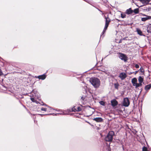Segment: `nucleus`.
<instances>
[{
    "label": "nucleus",
    "mask_w": 151,
    "mask_h": 151,
    "mask_svg": "<svg viewBox=\"0 0 151 151\" xmlns=\"http://www.w3.org/2000/svg\"><path fill=\"white\" fill-rule=\"evenodd\" d=\"M89 81L95 88H99L100 85L99 79L96 77H92L90 78Z\"/></svg>",
    "instance_id": "obj_1"
},
{
    "label": "nucleus",
    "mask_w": 151,
    "mask_h": 151,
    "mask_svg": "<svg viewBox=\"0 0 151 151\" xmlns=\"http://www.w3.org/2000/svg\"><path fill=\"white\" fill-rule=\"evenodd\" d=\"M114 135V133L113 131H111L109 132L105 137V141L107 142H111L113 140V136Z\"/></svg>",
    "instance_id": "obj_2"
},
{
    "label": "nucleus",
    "mask_w": 151,
    "mask_h": 151,
    "mask_svg": "<svg viewBox=\"0 0 151 151\" xmlns=\"http://www.w3.org/2000/svg\"><path fill=\"white\" fill-rule=\"evenodd\" d=\"M119 58L121 60H123L124 62H126L127 60V57L124 54L121 53H119Z\"/></svg>",
    "instance_id": "obj_3"
},
{
    "label": "nucleus",
    "mask_w": 151,
    "mask_h": 151,
    "mask_svg": "<svg viewBox=\"0 0 151 151\" xmlns=\"http://www.w3.org/2000/svg\"><path fill=\"white\" fill-rule=\"evenodd\" d=\"M130 104V102L129 99L127 97L124 99L123 102V105L125 107H128Z\"/></svg>",
    "instance_id": "obj_4"
},
{
    "label": "nucleus",
    "mask_w": 151,
    "mask_h": 151,
    "mask_svg": "<svg viewBox=\"0 0 151 151\" xmlns=\"http://www.w3.org/2000/svg\"><path fill=\"white\" fill-rule=\"evenodd\" d=\"M141 14H142L143 16H145V17H143L141 18V20L142 21L145 22L148 20L150 19H151V16H148L146 15L145 14H144L141 13Z\"/></svg>",
    "instance_id": "obj_5"
},
{
    "label": "nucleus",
    "mask_w": 151,
    "mask_h": 151,
    "mask_svg": "<svg viewBox=\"0 0 151 151\" xmlns=\"http://www.w3.org/2000/svg\"><path fill=\"white\" fill-rule=\"evenodd\" d=\"M111 104L112 107H114L118 105V102L116 99H114L111 101Z\"/></svg>",
    "instance_id": "obj_6"
},
{
    "label": "nucleus",
    "mask_w": 151,
    "mask_h": 151,
    "mask_svg": "<svg viewBox=\"0 0 151 151\" xmlns=\"http://www.w3.org/2000/svg\"><path fill=\"white\" fill-rule=\"evenodd\" d=\"M104 17L105 19V24L109 25V23L111 21V19L109 18L108 15H107V17L104 16Z\"/></svg>",
    "instance_id": "obj_7"
},
{
    "label": "nucleus",
    "mask_w": 151,
    "mask_h": 151,
    "mask_svg": "<svg viewBox=\"0 0 151 151\" xmlns=\"http://www.w3.org/2000/svg\"><path fill=\"white\" fill-rule=\"evenodd\" d=\"M127 77V76L126 74L124 73H120L119 76V77L122 80L124 79Z\"/></svg>",
    "instance_id": "obj_8"
},
{
    "label": "nucleus",
    "mask_w": 151,
    "mask_h": 151,
    "mask_svg": "<svg viewBox=\"0 0 151 151\" xmlns=\"http://www.w3.org/2000/svg\"><path fill=\"white\" fill-rule=\"evenodd\" d=\"M46 73H44L43 74L40 75L38 76L37 78L39 79H41L42 80H44L46 78Z\"/></svg>",
    "instance_id": "obj_9"
},
{
    "label": "nucleus",
    "mask_w": 151,
    "mask_h": 151,
    "mask_svg": "<svg viewBox=\"0 0 151 151\" xmlns=\"http://www.w3.org/2000/svg\"><path fill=\"white\" fill-rule=\"evenodd\" d=\"M139 1L145 5L149 4L150 0H139Z\"/></svg>",
    "instance_id": "obj_10"
},
{
    "label": "nucleus",
    "mask_w": 151,
    "mask_h": 151,
    "mask_svg": "<svg viewBox=\"0 0 151 151\" xmlns=\"http://www.w3.org/2000/svg\"><path fill=\"white\" fill-rule=\"evenodd\" d=\"M93 120L97 122H101L103 121V119L99 117L94 118Z\"/></svg>",
    "instance_id": "obj_11"
},
{
    "label": "nucleus",
    "mask_w": 151,
    "mask_h": 151,
    "mask_svg": "<svg viewBox=\"0 0 151 151\" xmlns=\"http://www.w3.org/2000/svg\"><path fill=\"white\" fill-rule=\"evenodd\" d=\"M133 12V10L131 8H130L126 10L125 13L129 15L132 14Z\"/></svg>",
    "instance_id": "obj_12"
},
{
    "label": "nucleus",
    "mask_w": 151,
    "mask_h": 151,
    "mask_svg": "<svg viewBox=\"0 0 151 151\" xmlns=\"http://www.w3.org/2000/svg\"><path fill=\"white\" fill-rule=\"evenodd\" d=\"M137 79L135 78H133L132 80V83L133 84V85L134 86L136 85V83H137Z\"/></svg>",
    "instance_id": "obj_13"
},
{
    "label": "nucleus",
    "mask_w": 151,
    "mask_h": 151,
    "mask_svg": "<svg viewBox=\"0 0 151 151\" xmlns=\"http://www.w3.org/2000/svg\"><path fill=\"white\" fill-rule=\"evenodd\" d=\"M136 31L137 32V33L138 35L140 36H142L144 35H142V32L141 31V30L139 29V28H137L136 29Z\"/></svg>",
    "instance_id": "obj_14"
},
{
    "label": "nucleus",
    "mask_w": 151,
    "mask_h": 151,
    "mask_svg": "<svg viewBox=\"0 0 151 151\" xmlns=\"http://www.w3.org/2000/svg\"><path fill=\"white\" fill-rule=\"evenodd\" d=\"M108 26H109V25H107L105 24V27H104V30H103L102 32V33L101 34V37L102 35H103V34H104V32H105L106 30L107 29V28L108 27Z\"/></svg>",
    "instance_id": "obj_15"
},
{
    "label": "nucleus",
    "mask_w": 151,
    "mask_h": 151,
    "mask_svg": "<svg viewBox=\"0 0 151 151\" xmlns=\"http://www.w3.org/2000/svg\"><path fill=\"white\" fill-rule=\"evenodd\" d=\"M151 88V84H150L149 85L146 86L145 87V89L146 91L149 90Z\"/></svg>",
    "instance_id": "obj_16"
},
{
    "label": "nucleus",
    "mask_w": 151,
    "mask_h": 151,
    "mask_svg": "<svg viewBox=\"0 0 151 151\" xmlns=\"http://www.w3.org/2000/svg\"><path fill=\"white\" fill-rule=\"evenodd\" d=\"M143 78L141 76H139L138 78V80L139 83H142L143 81Z\"/></svg>",
    "instance_id": "obj_17"
},
{
    "label": "nucleus",
    "mask_w": 151,
    "mask_h": 151,
    "mask_svg": "<svg viewBox=\"0 0 151 151\" xmlns=\"http://www.w3.org/2000/svg\"><path fill=\"white\" fill-rule=\"evenodd\" d=\"M147 32L148 33L151 34V25H150L147 27Z\"/></svg>",
    "instance_id": "obj_18"
},
{
    "label": "nucleus",
    "mask_w": 151,
    "mask_h": 151,
    "mask_svg": "<svg viewBox=\"0 0 151 151\" xmlns=\"http://www.w3.org/2000/svg\"><path fill=\"white\" fill-rule=\"evenodd\" d=\"M133 12H134L135 14H137L139 12V9L138 8H136L134 9L133 10Z\"/></svg>",
    "instance_id": "obj_19"
},
{
    "label": "nucleus",
    "mask_w": 151,
    "mask_h": 151,
    "mask_svg": "<svg viewBox=\"0 0 151 151\" xmlns=\"http://www.w3.org/2000/svg\"><path fill=\"white\" fill-rule=\"evenodd\" d=\"M119 84L118 83H115L114 84V86L115 88L117 90L119 88Z\"/></svg>",
    "instance_id": "obj_20"
},
{
    "label": "nucleus",
    "mask_w": 151,
    "mask_h": 151,
    "mask_svg": "<svg viewBox=\"0 0 151 151\" xmlns=\"http://www.w3.org/2000/svg\"><path fill=\"white\" fill-rule=\"evenodd\" d=\"M39 104H40L41 105L46 106L48 108L50 109H52V108H51L49 106H48L46 104H44V103L43 102H42L41 103H40Z\"/></svg>",
    "instance_id": "obj_21"
},
{
    "label": "nucleus",
    "mask_w": 151,
    "mask_h": 151,
    "mask_svg": "<svg viewBox=\"0 0 151 151\" xmlns=\"http://www.w3.org/2000/svg\"><path fill=\"white\" fill-rule=\"evenodd\" d=\"M15 98L17 100H19V103L21 104H22L24 107L25 108V106H24V105H23L22 104L21 102L20 101L19 99V97L17 96H15Z\"/></svg>",
    "instance_id": "obj_22"
},
{
    "label": "nucleus",
    "mask_w": 151,
    "mask_h": 151,
    "mask_svg": "<svg viewBox=\"0 0 151 151\" xmlns=\"http://www.w3.org/2000/svg\"><path fill=\"white\" fill-rule=\"evenodd\" d=\"M142 83H139H139H136V85L135 86L136 88H137L138 87L141 86L142 85Z\"/></svg>",
    "instance_id": "obj_23"
},
{
    "label": "nucleus",
    "mask_w": 151,
    "mask_h": 151,
    "mask_svg": "<svg viewBox=\"0 0 151 151\" xmlns=\"http://www.w3.org/2000/svg\"><path fill=\"white\" fill-rule=\"evenodd\" d=\"M99 104L101 105L104 106L105 105V102L102 101H100L99 102Z\"/></svg>",
    "instance_id": "obj_24"
},
{
    "label": "nucleus",
    "mask_w": 151,
    "mask_h": 151,
    "mask_svg": "<svg viewBox=\"0 0 151 151\" xmlns=\"http://www.w3.org/2000/svg\"><path fill=\"white\" fill-rule=\"evenodd\" d=\"M121 17L122 18H124L126 17V14L125 13H121Z\"/></svg>",
    "instance_id": "obj_25"
},
{
    "label": "nucleus",
    "mask_w": 151,
    "mask_h": 151,
    "mask_svg": "<svg viewBox=\"0 0 151 151\" xmlns=\"http://www.w3.org/2000/svg\"><path fill=\"white\" fill-rule=\"evenodd\" d=\"M142 151H148L147 147L144 146L142 148Z\"/></svg>",
    "instance_id": "obj_26"
},
{
    "label": "nucleus",
    "mask_w": 151,
    "mask_h": 151,
    "mask_svg": "<svg viewBox=\"0 0 151 151\" xmlns=\"http://www.w3.org/2000/svg\"><path fill=\"white\" fill-rule=\"evenodd\" d=\"M144 10L147 11H151V7H149L148 8H147L146 9H144Z\"/></svg>",
    "instance_id": "obj_27"
},
{
    "label": "nucleus",
    "mask_w": 151,
    "mask_h": 151,
    "mask_svg": "<svg viewBox=\"0 0 151 151\" xmlns=\"http://www.w3.org/2000/svg\"><path fill=\"white\" fill-rule=\"evenodd\" d=\"M32 92L34 93L35 94H36L37 93V91L35 89L33 90L32 91Z\"/></svg>",
    "instance_id": "obj_28"
},
{
    "label": "nucleus",
    "mask_w": 151,
    "mask_h": 151,
    "mask_svg": "<svg viewBox=\"0 0 151 151\" xmlns=\"http://www.w3.org/2000/svg\"><path fill=\"white\" fill-rule=\"evenodd\" d=\"M30 99L33 102H34L36 101V100H35L33 98H31Z\"/></svg>",
    "instance_id": "obj_29"
},
{
    "label": "nucleus",
    "mask_w": 151,
    "mask_h": 151,
    "mask_svg": "<svg viewBox=\"0 0 151 151\" xmlns=\"http://www.w3.org/2000/svg\"><path fill=\"white\" fill-rule=\"evenodd\" d=\"M139 70L142 72H144V70L143 69V68L142 67H141L139 69Z\"/></svg>",
    "instance_id": "obj_30"
},
{
    "label": "nucleus",
    "mask_w": 151,
    "mask_h": 151,
    "mask_svg": "<svg viewBox=\"0 0 151 151\" xmlns=\"http://www.w3.org/2000/svg\"><path fill=\"white\" fill-rule=\"evenodd\" d=\"M81 110H82L81 108L80 107H78L77 108V111H81Z\"/></svg>",
    "instance_id": "obj_31"
},
{
    "label": "nucleus",
    "mask_w": 151,
    "mask_h": 151,
    "mask_svg": "<svg viewBox=\"0 0 151 151\" xmlns=\"http://www.w3.org/2000/svg\"><path fill=\"white\" fill-rule=\"evenodd\" d=\"M41 109L42 111H47V109L46 108H41Z\"/></svg>",
    "instance_id": "obj_32"
},
{
    "label": "nucleus",
    "mask_w": 151,
    "mask_h": 151,
    "mask_svg": "<svg viewBox=\"0 0 151 151\" xmlns=\"http://www.w3.org/2000/svg\"><path fill=\"white\" fill-rule=\"evenodd\" d=\"M72 111L76 112V111H77V110L76 109L74 108V107H73L72 109Z\"/></svg>",
    "instance_id": "obj_33"
},
{
    "label": "nucleus",
    "mask_w": 151,
    "mask_h": 151,
    "mask_svg": "<svg viewBox=\"0 0 151 151\" xmlns=\"http://www.w3.org/2000/svg\"><path fill=\"white\" fill-rule=\"evenodd\" d=\"M18 97L19 98V99H22L23 98V96L22 95H19L18 96Z\"/></svg>",
    "instance_id": "obj_34"
},
{
    "label": "nucleus",
    "mask_w": 151,
    "mask_h": 151,
    "mask_svg": "<svg viewBox=\"0 0 151 151\" xmlns=\"http://www.w3.org/2000/svg\"><path fill=\"white\" fill-rule=\"evenodd\" d=\"M83 0L88 3H89V4H91L90 3V1L89 0Z\"/></svg>",
    "instance_id": "obj_35"
},
{
    "label": "nucleus",
    "mask_w": 151,
    "mask_h": 151,
    "mask_svg": "<svg viewBox=\"0 0 151 151\" xmlns=\"http://www.w3.org/2000/svg\"><path fill=\"white\" fill-rule=\"evenodd\" d=\"M135 67L136 68H139V66L138 64H136L135 65Z\"/></svg>",
    "instance_id": "obj_36"
},
{
    "label": "nucleus",
    "mask_w": 151,
    "mask_h": 151,
    "mask_svg": "<svg viewBox=\"0 0 151 151\" xmlns=\"http://www.w3.org/2000/svg\"><path fill=\"white\" fill-rule=\"evenodd\" d=\"M52 114H40V115H41L42 116L43 115H52Z\"/></svg>",
    "instance_id": "obj_37"
},
{
    "label": "nucleus",
    "mask_w": 151,
    "mask_h": 151,
    "mask_svg": "<svg viewBox=\"0 0 151 151\" xmlns=\"http://www.w3.org/2000/svg\"><path fill=\"white\" fill-rule=\"evenodd\" d=\"M134 73V72H128V74L129 75H131V74H132V73Z\"/></svg>",
    "instance_id": "obj_38"
},
{
    "label": "nucleus",
    "mask_w": 151,
    "mask_h": 151,
    "mask_svg": "<svg viewBox=\"0 0 151 151\" xmlns=\"http://www.w3.org/2000/svg\"><path fill=\"white\" fill-rule=\"evenodd\" d=\"M81 99L83 101L85 99V98L84 97H83V96H82L81 98Z\"/></svg>",
    "instance_id": "obj_39"
},
{
    "label": "nucleus",
    "mask_w": 151,
    "mask_h": 151,
    "mask_svg": "<svg viewBox=\"0 0 151 151\" xmlns=\"http://www.w3.org/2000/svg\"><path fill=\"white\" fill-rule=\"evenodd\" d=\"M138 71H135V72H134V74H136L137 73V72H138Z\"/></svg>",
    "instance_id": "obj_40"
},
{
    "label": "nucleus",
    "mask_w": 151,
    "mask_h": 151,
    "mask_svg": "<svg viewBox=\"0 0 151 151\" xmlns=\"http://www.w3.org/2000/svg\"><path fill=\"white\" fill-rule=\"evenodd\" d=\"M2 74V72L1 71V69L0 68V76Z\"/></svg>",
    "instance_id": "obj_41"
},
{
    "label": "nucleus",
    "mask_w": 151,
    "mask_h": 151,
    "mask_svg": "<svg viewBox=\"0 0 151 151\" xmlns=\"http://www.w3.org/2000/svg\"><path fill=\"white\" fill-rule=\"evenodd\" d=\"M97 9H98V10L100 12H102V11L101 10H100V9H99L98 8H97Z\"/></svg>",
    "instance_id": "obj_42"
},
{
    "label": "nucleus",
    "mask_w": 151,
    "mask_h": 151,
    "mask_svg": "<svg viewBox=\"0 0 151 151\" xmlns=\"http://www.w3.org/2000/svg\"><path fill=\"white\" fill-rule=\"evenodd\" d=\"M122 42V40H120L119 42V43H121Z\"/></svg>",
    "instance_id": "obj_43"
},
{
    "label": "nucleus",
    "mask_w": 151,
    "mask_h": 151,
    "mask_svg": "<svg viewBox=\"0 0 151 151\" xmlns=\"http://www.w3.org/2000/svg\"><path fill=\"white\" fill-rule=\"evenodd\" d=\"M35 102L37 104H38V103H40L37 101V100H36V102Z\"/></svg>",
    "instance_id": "obj_44"
},
{
    "label": "nucleus",
    "mask_w": 151,
    "mask_h": 151,
    "mask_svg": "<svg viewBox=\"0 0 151 151\" xmlns=\"http://www.w3.org/2000/svg\"><path fill=\"white\" fill-rule=\"evenodd\" d=\"M126 37H124L123 39L122 40H126Z\"/></svg>",
    "instance_id": "obj_45"
},
{
    "label": "nucleus",
    "mask_w": 151,
    "mask_h": 151,
    "mask_svg": "<svg viewBox=\"0 0 151 151\" xmlns=\"http://www.w3.org/2000/svg\"><path fill=\"white\" fill-rule=\"evenodd\" d=\"M116 20L118 21V22L120 21V20L118 19H116Z\"/></svg>",
    "instance_id": "obj_46"
},
{
    "label": "nucleus",
    "mask_w": 151,
    "mask_h": 151,
    "mask_svg": "<svg viewBox=\"0 0 151 151\" xmlns=\"http://www.w3.org/2000/svg\"><path fill=\"white\" fill-rule=\"evenodd\" d=\"M55 114V115L57 116L58 114Z\"/></svg>",
    "instance_id": "obj_47"
},
{
    "label": "nucleus",
    "mask_w": 151,
    "mask_h": 151,
    "mask_svg": "<svg viewBox=\"0 0 151 151\" xmlns=\"http://www.w3.org/2000/svg\"><path fill=\"white\" fill-rule=\"evenodd\" d=\"M86 122H87L88 123H89V124H90V123H89V122H87V121H86Z\"/></svg>",
    "instance_id": "obj_48"
},
{
    "label": "nucleus",
    "mask_w": 151,
    "mask_h": 151,
    "mask_svg": "<svg viewBox=\"0 0 151 151\" xmlns=\"http://www.w3.org/2000/svg\"><path fill=\"white\" fill-rule=\"evenodd\" d=\"M107 2V1L106 0L105 1H104V3H106Z\"/></svg>",
    "instance_id": "obj_49"
},
{
    "label": "nucleus",
    "mask_w": 151,
    "mask_h": 151,
    "mask_svg": "<svg viewBox=\"0 0 151 151\" xmlns=\"http://www.w3.org/2000/svg\"><path fill=\"white\" fill-rule=\"evenodd\" d=\"M122 148H123V150H124V147H123V145H122Z\"/></svg>",
    "instance_id": "obj_50"
},
{
    "label": "nucleus",
    "mask_w": 151,
    "mask_h": 151,
    "mask_svg": "<svg viewBox=\"0 0 151 151\" xmlns=\"http://www.w3.org/2000/svg\"><path fill=\"white\" fill-rule=\"evenodd\" d=\"M108 55H107V56H106V57H105V58H105L106 57H107V56H108Z\"/></svg>",
    "instance_id": "obj_51"
},
{
    "label": "nucleus",
    "mask_w": 151,
    "mask_h": 151,
    "mask_svg": "<svg viewBox=\"0 0 151 151\" xmlns=\"http://www.w3.org/2000/svg\"><path fill=\"white\" fill-rule=\"evenodd\" d=\"M150 4H151V3Z\"/></svg>",
    "instance_id": "obj_52"
}]
</instances>
